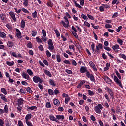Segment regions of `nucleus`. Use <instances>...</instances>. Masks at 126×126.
I'll return each mask as SVG.
<instances>
[{
  "instance_id": "b1692460",
  "label": "nucleus",
  "mask_w": 126,
  "mask_h": 126,
  "mask_svg": "<svg viewBox=\"0 0 126 126\" xmlns=\"http://www.w3.org/2000/svg\"><path fill=\"white\" fill-rule=\"evenodd\" d=\"M49 83L50 85H52V86H56V83L55 82L54 80H49Z\"/></svg>"
},
{
  "instance_id": "09e8293b",
  "label": "nucleus",
  "mask_w": 126,
  "mask_h": 126,
  "mask_svg": "<svg viewBox=\"0 0 126 126\" xmlns=\"http://www.w3.org/2000/svg\"><path fill=\"white\" fill-rule=\"evenodd\" d=\"M104 80H105V82H106V83H108V84H112V80L105 79Z\"/></svg>"
},
{
  "instance_id": "49530a36",
  "label": "nucleus",
  "mask_w": 126,
  "mask_h": 126,
  "mask_svg": "<svg viewBox=\"0 0 126 126\" xmlns=\"http://www.w3.org/2000/svg\"><path fill=\"white\" fill-rule=\"evenodd\" d=\"M88 92L89 95H90V96H93L94 95V93H93L92 91L90 90H88Z\"/></svg>"
},
{
  "instance_id": "20e7f679",
  "label": "nucleus",
  "mask_w": 126,
  "mask_h": 126,
  "mask_svg": "<svg viewBox=\"0 0 126 126\" xmlns=\"http://www.w3.org/2000/svg\"><path fill=\"white\" fill-rule=\"evenodd\" d=\"M81 73H87L88 72L87 68L86 67L82 66L80 69Z\"/></svg>"
},
{
  "instance_id": "f3484780",
  "label": "nucleus",
  "mask_w": 126,
  "mask_h": 126,
  "mask_svg": "<svg viewBox=\"0 0 126 126\" xmlns=\"http://www.w3.org/2000/svg\"><path fill=\"white\" fill-rule=\"evenodd\" d=\"M53 103L55 106H57V107H59V106H60V101L58 99H55Z\"/></svg>"
},
{
  "instance_id": "412c9836",
  "label": "nucleus",
  "mask_w": 126,
  "mask_h": 126,
  "mask_svg": "<svg viewBox=\"0 0 126 126\" xmlns=\"http://www.w3.org/2000/svg\"><path fill=\"white\" fill-rule=\"evenodd\" d=\"M44 73L46 75H48V76H49V77H51V76H52V74H51V72H50V71H49L47 70H44Z\"/></svg>"
},
{
  "instance_id": "9d476101",
  "label": "nucleus",
  "mask_w": 126,
  "mask_h": 126,
  "mask_svg": "<svg viewBox=\"0 0 126 126\" xmlns=\"http://www.w3.org/2000/svg\"><path fill=\"white\" fill-rule=\"evenodd\" d=\"M0 37L1 38H3V39H6V34L3 32H0Z\"/></svg>"
},
{
  "instance_id": "473e14b6",
  "label": "nucleus",
  "mask_w": 126,
  "mask_h": 126,
  "mask_svg": "<svg viewBox=\"0 0 126 126\" xmlns=\"http://www.w3.org/2000/svg\"><path fill=\"white\" fill-rule=\"evenodd\" d=\"M27 72L29 75H30V76H32L33 75V71H32V70L28 69L27 70Z\"/></svg>"
},
{
  "instance_id": "2eb2a0df",
  "label": "nucleus",
  "mask_w": 126,
  "mask_h": 126,
  "mask_svg": "<svg viewBox=\"0 0 126 126\" xmlns=\"http://www.w3.org/2000/svg\"><path fill=\"white\" fill-rule=\"evenodd\" d=\"M112 49L113 51H116V50L120 49V46H119L118 44H115L112 46Z\"/></svg>"
},
{
  "instance_id": "6ab92c4d",
  "label": "nucleus",
  "mask_w": 126,
  "mask_h": 126,
  "mask_svg": "<svg viewBox=\"0 0 126 126\" xmlns=\"http://www.w3.org/2000/svg\"><path fill=\"white\" fill-rule=\"evenodd\" d=\"M101 54V51H100V48L98 46H96V50H94V54Z\"/></svg>"
},
{
  "instance_id": "72a5a7b5",
  "label": "nucleus",
  "mask_w": 126,
  "mask_h": 126,
  "mask_svg": "<svg viewBox=\"0 0 126 126\" xmlns=\"http://www.w3.org/2000/svg\"><path fill=\"white\" fill-rule=\"evenodd\" d=\"M45 53L47 58H50L52 56V54L50 53V51H49V50H46Z\"/></svg>"
},
{
  "instance_id": "aec40b11",
  "label": "nucleus",
  "mask_w": 126,
  "mask_h": 126,
  "mask_svg": "<svg viewBox=\"0 0 126 126\" xmlns=\"http://www.w3.org/2000/svg\"><path fill=\"white\" fill-rule=\"evenodd\" d=\"M56 119H57V120H64V116L63 115H56Z\"/></svg>"
},
{
  "instance_id": "4d7b16f0",
  "label": "nucleus",
  "mask_w": 126,
  "mask_h": 126,
  "mask_svg": "<svg viewBox=\"0 0 126 126\" xmlns=\"http://www.w3.org/2000/svg\"><path fill=\"white\" fill-rule=\"evenodd\" d=\"M89 64H90L91 67H93L94 66H95V64L92 61L89 62Z\"/></svg>"
},
{
  "instance_id": "c756f323",
  "label": "nucleus",
  "mask_w": 126,
  "mask_h": 126,
  "mask_svg": "<svg viewBox=\"0 0 126 126\" xmlns=\"http://www.w3.org/2000/svg\"><path fill=\"white\" fill-rule=\"evenodd\" d=\"M117 43H118V44H119V45H120V46H123V40L120 38H118L117 40Z\"/></svg>"
},
{
  "instance_id": "cd10ccee",
  "label": "nucleus",
  "mask_w": 126,
  "mask_h": 126,
  "mask_svg": "<svg viewBox=\"0 0 126 126\" xmlns=\"http://www.w3.org/2000/svg\"><path fill=\"white\" fill-rule=\"evenodd\" d=\"M32 14L33 18H37V17L38 16V13L37 12V11L35 10L34 12L32 13Z\"/></svg>"
},
{
  "instance_id": "7ed1b4c3",
  "label": "nucleus",
  "mask_w": 126,
  "mask_h": 126,
  "mask_svg": "<svg viewBox=\"0 0 126 126\" xmlns=\"http://www.w3.org/2000/svg\"><path fill=\"white\" fill-rule=\"evenodd\" d=\"M105 90L108 92V93L110 94L112 100H114V92H113L112 90H111L109 87L105 88Z\"/></svg>"
},
{
  "instance_id": "37998d69",
  "label": "nucleus",
  "mask_w": 126,
  "mask_h": 126,
  "mask_svg": "<svg viewBox=\"0 0 126 126\" xmlns=\"http://www.w3.org/2000/svg\"><path fill=\"white\" fill-rule=\"evenodd\" d=\"M55 33L56 35V37H60V32L58 31V29L55 30Z\"/></svg>"
},
{
  "instance_id": "de8ad7c7",
  "label": "nucleus",
  "mask_w": 126,
  "mask_h": 126,
  "mask_svg": "<svg viewBox=\"0 0 126 126\" xmlns=\"http://www.w3.org/2000/svg\"><path fill=\"white\" fill-rule=\"evenodd\" d=\"M16 36L18 39H21V38H22V36H21V32L17 33Z\"/></svg>"
},
{
  "instance_id": "e2e57ef3",
  "label": "nucleus",
  "mask_w": 126,
  "mask_h": 126,
  "mask_svg": "<svg viewBox=\"0 0 126 126\" xmlns=\"http://www.w3.org/2000/svg\"><path fill=\"white\" fill-rule=\"evenodd\" d=\"M93 35L94 37H95V40H98V36H97V34H96V33H95V32H93Z\"/></svg>"
},
{
  "instance_id": "a19ab883",
  "label": "nucleus",
  "mask_w": 126,
  "mask_h": 126,
  "mask_svg": "<svg viewBox=\"0 0 126 126\" xmlns=\"http://www.w3.org/2000/svg\"><path fill=\"white\" fill-rule=\"evenodd\" d=\"M69 101H70V97L68 96L67 97L65 98V104H68V102H69Z\"/></svg>"
},
{
  "instance_id": "0e129e2a",
  "label": "nucleus",
  "mask_w": 126,
  "mask_h": 126,
  "mask_svg": "<svg viewBox=\"0 0 126 126\" xmlns=\"http://www.w3.org/2000/svg\"><path fill=\"white\" fill-rule=\"evenodd\" d=\"M29 55H31L32 56H34V51L32 50H30L29 51Z\"/></svg>"
},
{
  "instance_id": "680f3d73",
  "label": "nucleus",
  "mask_w": 126,
  "mask_h": 126,
  "mask_svg": "<svg viewBox=\"0 0 126 126\" xmlns=\"http://www.w3.org/2000/svg\"><path fill=\"white\" fill-rule=\"evenodd\" d=\"M116 17H118V12H115L112 16V18H116Z\"/></svg>"
},
{
  "instance_id": "69168bd1",
  "label": "nucleus",
  "mask_w": 126,
  "mask_h": 126,
  "mask_svg": "<svg viewBox=\"0 0 126 126\" xmlns=\"http://www.w3.org/2000/svg\"><path fill=\"white\" fill-rule=\"evenodd\" d=\"M112 27H113L112 26V25H110L109 24H105V28H107V29H108V28H112Z\"/></svg>"
},
{
  "instance_id": "7c9ffc66",
  "label": "nucleus",
  "mask_w": 126,
  "mask_h": 126,
  "mask_svg": "<svg viewBox=\"0 0 126 126\" xmlns=\"http://www.w3.org/2000/svg\"><path fill=\"white\" fill-rule=\"evenodd\" d=\"M37 33L38 32H37V31H32V37H36Z\"/></svg>"
},
{
  "instance_id": "5701e85b",
  "label": "nucleus",
  "mask_w": 126,
  "mask_h": 126,
  "mask_svg": "<svg viewBox=\"0 0 126 126\" xmlns=\"http://www.w3.org/2000/svg\"><path fill=\"white\" fill-rule=\"evenodd\" d=\"M21 28H24L25 27V21L23 19H22L21 21Z\"/></svg>"
},
{
  "instance_id": "3c124183",
  "label": "nucleus",
  "mask_w": 126,
  "mask_h": 126,
  "mask_svg": "<svg viewBox=\"0 0 126 126\" xmlns=\"http://www.w3.org/2000/svg\"><path fill=\"white\" fill-rule=\"evenodd\" d=\"M42 34L44 38H45V37L47 36V32H46V30H45L44 29L42 30Z\"/></svg>"
},
{
  "instance_id": "a211bd4d",
  "label": "nucleus",
  "mask_w": 126,
  "mask_h": 126,
  "mask_svg": "<svg viewBox=\"0 0 126 126\" xmlns=\"http://www.w3.org/2000/svg\"><path fill=\"white\" fill-rule=\"evenodd\" d=\"M61 23L63 25V26H64V27H65V28H68V26H69V25L65 23V21L62 20Z\"/></svg>"
},
{
  "instance_id": "79ce46f5",
  "label": "nucleus",
  "mask_w": 126,
  "mask_h": 126,
  "mask_svg": "<svg viewBox=\"0 0 126 126\" xmlns=\"http://www.w3.org/2000/svg\"><path fill=\"white\" fill-rule=\"evenodd\" d=\"M4 109L5 113H8V106L7 104L5 105Z\"/></svg>"
},
{
  "instance_id": "f8f14e48",
  "label": "nucleus",
  "mask_w": 126,
  "mask_h": 126,
  "mask_svg": "<svg viewBox=\"0 0 126 126\" xmlns=\"http://www.w3.org/2000/svg\"><path fill=\"white\" fill-rule=\"evenodd\" d=\"M17 102H18V103H17L18 106H21V105L23 104V99H22V98H20L18 99Z\"/></svg>"
},
{
  "instance_id": "4be33fe9",
  "label": "nucleus",
  "mask_w": 126,
  "mask_h": 126,
  "mask_svg": "<svg viewBox=\"0 0 126 126\" xmlns=\"http://www.w3.org/2000/svg\"><path fill=\"white\" fill-rule=\"evenodd\" d=\"M49 118L52 121H54V122H56L57 123V122H58V120H57V118H55V117H54V116L50 115L49 116Z\"/></svg>"
},
{
  "instance_id": "6e6d98bb",
  "label": "nucleus",
  "mask_w": 126,
  "mask_h": 126,
  "mask_svg": "<svg viewBox=\"0 0 126 126\" xmlns=\"http://www.w3.org/2000/svg\"><path fill=\"white\" fill-rule=\"evenodd\" d=\"M48 93H49V94H50L51 95V96H52V95H53V93H54V91H53V90H52L51 89H48Z\"/></svg>"
},
{
  "instance_id": "dca6fc26",
  "label": "nucleus",
  "mask_w": 126,
  "mask_h": 126,
  "mask_svg": "<svg viewBox=\"0 0 126 126\" xmlns=\"http://www.w3.org/2000/svg\"><path fill=\"white\" fill-rule=\"evenodd\" d=\"M32 118V114H28L26 116L25 120L26 121H28L29 120H30Z\"/></svg>"
},
{
  "instance_id": "338daca9",
  "label": "nucleus",
  "mask_w": 126,
  "mask_h": 126,
  "mask_svg": "<svg viewBox=\"0 0 126 126\" xmlns=\"http://www.w3.org/2000/svg\"><path fill=\"white\" fill-rule=\"evenodd\" d=\"M84 25H85L86 26H87L88 27H90V24H89V23H88L87 21H85L84 22Z\"/></svg>"
},
{
  "instance_id": "c03bdc74",
  "label": "nucleus",
  "mask_w": 126,
  "mask_h": 126,
  "mask_svg": "<svg viewBox=\"0 0 126 126\" xmlns=\"http://www.w3.org/2000/svg\"><path fill=\"white\" fill-rule=\"evenodd\" d=\"M72 33L73 34L75 38H76V39H78V35H77V33H76V32H72Z\"/></svg>"
},
{
  "instance_id": "774afa93",
  "label": "nucleus",
  "mask_w": 126,
  "mask_h": 126,
  "mask_svg": "<svg viewBox=\"0 0 126 126\" xmlns=\"http://www.w3.org/2000/svg\"><path fill=\"white\" fill-rule=\"evenodd\" d=\"M65 72L68 73V74H72V71L70 70H69V69H66L65 70Z\"/></svg>"
},
{
  "instance_id": "c9c22d12",
  "label": "nucleus",
  "mask_w": 126,
  "mask_h": 126,
  "mask_svg": "<svg viewBox=\"0 0 126 126\" xmlns=\"http://www.w3.org/2000/svg\"><path fill=\"white\" fill-rule=\"evenodd\" d=\"M72 61V65H74V66H76L77 65V63H76V61L73 59L71 60Z\"/></svg>"
},
{
  "instance_id": "052dcab7",
  "label": "nucleus",
  "mask_w": 126,
  "mask_h": 126,
  "mask_svg": "<svg viewBox=\"0 0 126 126\" xmlns=\"http://www.w3.org/2000/svg\"><path fill=\"white\" fill-rule=\"evenodd\" d=\"M43 63L45 64V65H46L47 66L49 65V63H48V61L46 59H44L43 60Z\"/></svg>"
},
{
  "instance_id": "e433bc0d",
  "label": "nucleus",
  "mask_w": 126,
  "mask_h": 126,
  "mask_svg": "<svg viewBox=\"0 0 126 126\" xmlns=\"http://www.w3.org/2000/svg\"><path fill=\"white\" fill-rule=\"evenodd\" d=\"M56 59L58 63H60L62 60L61 59V56L60 55H56Z\"/></svg>"
},
{
  "instance_id": "a878e982",
  "label": "nucleus",
  "mask_w": 126,
  "mask_h": 126,
  "mask_svg": "<svg viewBox=\"0 0 126 126\" xmlns=\"http://www.w3.org/2000/svg\"><path fill=\"white\" fill-rule=\"evenodd\" d=\"M81 17L83 18V19H84L86 21H87L88 18L86 15H84V14H82L81 15Z\"/></svg>"
},
{
  "instance_id": "39448f33",
  "label": "nucleus",
  "mask_w": 126,
  "mask_h": 126,
  "mask_svg": "<svg viewBox=\"0 0 126 126\" xmlns=\"http://www.w3.org/2000/svg\"><path fill=\"white\" fill-rule=\"evenodd\" d=\"M0 17L3 22H4V21H6V19L7 18H6V15L5 14V13L0 14Z\"/></svg>"
},
{
  "instance_id": "9b49d317",
  "label": "nucleus",
  "mask_w": 126,
  "mask_h": 126,
  "mask_svg": "<svg viewBox=\"0 0 126 126\" xmlns=\"http://www.w3.org/2000/svg\"><path fill=\"white\" fill-rule=\"evenodd\" d=\"M6 64L9 66H13V65H14V62L6 61Z\"/></svg>"
},
{
  "instance_id": "603ef678",
  "label": "nucleus",
  "mask_w": 126,
  "mask_h": 126,
  "mask_svg": "<svg viewBox=\"0 0 126 126\" xmlns=\"http://www.w3.org/2000/svg\"><path fill=\"white\" fill-rule=\"evenodd\" d=\"M23 5L25 6H28V0H24L23 2Z\"/></svg>"
},
{
  "instance_id": "f03ea898",
  "label": "nucleus",
  "mask_w": 126,
  "mask_h": 126,
  "mask_svg": "<svg viewBox=\"0 0 126 126\" xmlns=\"http://www.w3.org/2000/svg\"><path fill=\"white\" fill-rule=\"evenodd\" d=\"M94 110L96 113L100 114L101 113V110H103V106L101 104H98L95 106Z\"/></svg>"
},
{
  "instance_id": "a18cd8bd",
  "label": "nucleus",
  "mask_w": 126,
  "mask_h": 126,
  "mask_svg": "<svg viewBox=\"0 0 126 126\" xmlns=\"http://www.w3.org/2000/svg\"><path fill=\"white\" fill-rule=\"evenodd\" d=\"M22 11L24 12L25 13H27V14H29V11L27 10V9L23 8L21 9Z\"/></svg>"
},
{
  "instance_id": "ea45409f",
  "label": "nucleus",
  "mask_w": 126,
  "mask_h": 126,
  "mask_svg": "<svg viewBox=\"0 0 126 126\" xmlns=\"http://www.w3.org/2000/svg\"><path fill=\"white\" fill-rule=\"evenodd\" d=\"M99 10L100 12H103V11H105V7L102 5V6H101L99 7Z\"/></svg>"
},
{
  "instance_id": "5fc2aeb1",
  "label": "nucleus",
  "mask_w": 126,
  "mask_h": 126,
  "mask_svg": "<svg viewBox=\"0 0 126 126\" xmlns=\"http://www.w3.org/2000/svg\"><path fill=\"white\" fill-rule=\"evenodd\" d=\"M47 6H49L50 7H52V6H53V3L51 1H49L47 2Z\"/></svg>"
},
{
  "instance_id": "bf43d9fd",
  "label": "nucleus",
  "mask_w": 126,
  "mask_h": 126,
  "mask_svg": "<svg viewBox=\"0 0 126 126\" xmlns=\"http://www.w3.org/2000/svg\"><path fill=\"white\" fill-rule=\"evenodd\" d=\"M26 123L27 126H33V124H32V123L31 122H29V121H26Z\"/></svg>"
},
{
  "instance_id": "0eeeda50",
  "label": "nucleus",
  "mask_w": 126,
  "mask_h": 126,
  "mask_svg": "<svg viewBox=\"0 0 126 126\" xmlns=\"http://www.w3.org/2000/svg\"><path fill=\"white\" fill-rule=\"evenodd\" d=\"M9 15L11 16V18H12L14 21H16V18L15 17V14L14 12L11 11L9 13Z\"/></svg>"
},
{
  "instance_id": "2f4dec72",
  "label": "nucleus",
  "mask_w": 126,
  "mask_h": 126,
  "mask_svg": "<svg viewBox=\"0 0 126 126\" xmlns=\"http://www.w3.org/2000/svg\"><path fill=\"white\" fill-rule=\"evenodd\" d=\"M27 47H28V48H29V49H32V48H33V45L32 44V42H29L27 44Z\"/></svg>"
},
{
  "instance_id": "393cba45",
  "label": "nucleus",
  "mask_w": 126,
  "mask_h": 126,
  "mask_svg": "<svg viewBox=\"0 0 126 126\" xmlns=\"http://www.w3.org/2000/svg\"><path fill=\"white\" fill-rule=\"evenodd\" d=\"M74 2L75 6H76V7H78V8H80V9L82 8V7L80 6L79 4L77 3V2H76V1L74 0Z\"/></svg>"
},
{
  "instance_id": "1a4fd4ad",
  "label": "nucleus",
  "mask_w": 126,
  "mask_h": 126,
  "mask_svg": "<svg viewBox=\"0 0 126 126\" xmlns=\"http://www.w3.org/2000/svg\"><path fill=\"white\" fill-rule=\"evenodd\" d=\"M115 82L120 86V87H121V88H123V85H122V83L121 82V80L119 79H114V80Z\"/></svg>"
},
{
  "instance_id": "8fccbe9b",
  "label": "nucleus",
  "mask_w": 126,
  "mask_h": 126,
  "mask_svg": "<svg viewBox=\"0 0 126 126\" xmlns=\"http://www.w3.org/2000/svg\"><path fill=\"white\" fill-rule=\"evenodd\" d=\"M36 40L37 43H43V41L40 39V37H36Z\"/></svg>"
},
{
  "instance_id": "864d4df0",
  "label": "nucleus",
  "mask_w": 126,
  "mask_h": 126,
  "mask_svg": "<svg viewBox=\"0 0 126 126\" xmlns=\"http://www.w3.org/2000/svg\"><path fill=\"white\" fill-rule=\"evenodd\" d=\"M11 122L9 121H7L6 122V126H12Z\"/></svg>"
},
{
  "instance_id": "ddd939ff",
  "label": "nucleus",
  "mask_w": 126,
  "mask_h": 126,
  "mask_svg": "<svg viewBox=\"0 0 126 126\" xmlns=\"http://www.w3.org/2000/svg\"><path fill=\"white\" fill-rule=\"evenodd\" d=\"M0 96L1 97V99H2V100H3V101H4V102H7V99H6V98H5V95H4L2 94H0Z\"/></svg>"
},
{
  "instance_id": "f704fd0d",
  "label": "nucleus",
  "mask_w": 126,
  "mask_h": 126,
  "mask_svg": "<svg viewBox=\"0 0 126 126\" xmlns=\"http://www.w3.org/2000/svg\"><path fill=\"white\" fill-rule=\"evenodd\" d=\"M63 63H65V64H69V65H70L71 64V63H70V61H69V60H68L65 59L63 61Z\"/></svg>"
},
{
  "instance_id": "423d86ee",
  "label": "nucleus",
  "mask_w": 126,
  "mask_h": 126,
  "mask_svg": "<svg viewBox=\"0 0 126 126\" xmlns=\"http://www.w3.org/2000/svg\"><path fill=\"white\" fill-rule=\"evenodd\" d=\"M86 75L87 77H88V78H90V79H94V76H93V74H90L88 71L86 73Z\"/></svg>"
},
{
  "instance_id": "c85d7f7f",
  "label": "nucleus",
  "mask_w": 126,
  "mask_h": 126,
  "mask_svg": "<svg viewBox=\"0 0 126 126\" xmlns=\"http://www.w3.org/2000/svg\"><path fill=\"white\" fill-rule=\"evenodd\" d=\"M91 48L92 52H95V43H93L91 45Z\"/></svg>"
},
{
  "instance_id": "13d9d810",
  "label": "nucleus",
  "mask_w": 126,
  "mask_h": 126,
  "mask_svg": "<svg viewBox=\"0 0 126 126\" xmlns=\"http://www.w3.org/2000/svg\"><path fill=\"white\" fill-rule=\"evenodd\" d=\"M87 16L88 17L89 19H91V20H94V17L93 16H91L90 14H87Z\"/></svg>"
},
{
  "instance_id": "4c0bfd02",
  "label": "nucleus",
  "mask_w": 126,
  "mask_h": 126,
  "mask_svg": "<svg viewBox=\"0 0 126 126\" xmlns=\"http://www.w3.org/2000/svg\"><path fill=\"white\" fill-rule=\"evenodd\" d=\"M1 92H3V93L5 94V95H6V94H7V92L6 91V89H5V88H2L1 89Z\"/></svg>"
},
{
  "instance_id": "6e6552de",
  "label": "nucleus",
  "mask_w": 126,
  "mask_h": 126,
  "mask_svg": "<svg viewBox=\"0 0 126 126\" xmlns=\"http://www.w3.org/2000/svg\"><path fill=\"white\" fill-rule=\"evenodd\" d=\"M7 45L9 48H12L14 46V43H13V42L11 41H8L7 43Z\"/></svg>"
},
{
  "instance_id": "4468645a",
  "label": "nucleus",
  "mask_w": 126,
  "mask_h": 126,
  "mask_svg": "<svg viewBox=\"0 0 126 126\" xmlns=\"http://www.w3.org/2000/svg\"><path fill=\"white\" fill-rule=\"evenodd\" d=\"M22 76H23V78H25V79H28V78H29V75L24 72L22 73Z\"/></svg>"
},
{
  "instance_id": "f257e3e1",
  "label": "nucleus",
  "mask_w": 126,
  "mask_h": 126,
  "mask_svg": "<svg viewBox=\"0 0 126 126\" xmlns=\"http://www.w3.org/2000/svg\"><path fill=\"white\" fill-rule=\"evenodd\" d=\"M48 49L50 51H53L55 49L54 44L53 43V40L49 39L48 41Z\"/></svg>"
},
{
  "instance_id": "bb28decb",
  "label": "nucleus",
  "mask_w": 126,
  "mask_h": 126,
  "mask_svg": "<svg viewBox=\"0 0 126 126\" xmlns=\"http://www.w3.org/2000/svg\"><path fill=\"white\" fill-rule=\"evenodd\" d=\"M84 83H85V81H84V80L82 81L79 83V84L78 85L77 88H81V86L83 85V84H84Z\"/></svg>"
},
{
  "instance_id": "58836bf2",
  "label": "nucleus",
  "mask_w": 126,
  "mask_h": 126,
  "mask_svg": "<svg viewBox=\"0 0 126 126\" xmlns=\"http://www.w3.org/2000/svg\"><path fill=\"white\" fill-rule=\"evenodd\" d=\"M115 73L119 79H122L121 75H120V73H119L118 70H115Z\"/></svg>"
}]
</instances>
